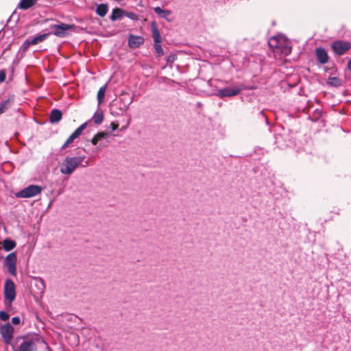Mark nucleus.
Segmentation results:
<instances>
[{
    "instance_id": "obj_1",
    "label": "nucleus",
    "mask_w": 351,
    "mask_h": 351,
    "mask_svg": "<svg viewBox=\"0 0 351 351\" xmlns=\"http://www.w3.org/2000/svg\"><path fill=\"white\" fill-rule=\"evenodd\" d=\"M85 156H67L60 164V171L64 175H71L75 170L80 166L86 167L88 165V160L83 164Z\"/></svg>"
},
{
    "instance_id": "obj_2",
    "label": "nucleus",
    "mask_w": 351,
    "mask_h": 351,
    "mask_svg": "<svg viewBox=\"0 0 351 351\" xmlns=\"http://www.w3.org/2000/svg\"><path fill=\"white\" fill-rule=\"evenodd\" d=\"M268 45L274 53L283 56L289 55L292 50L290 41L282 35L273 36L269 40Z\"/></svg>"
},
{
    "instance_id": "obj_3",
    "label": "nucleus",
    "mask_w": 351,
    "mask_h": 351,
    "mask_svg": "<svg viewBox=\"0 0 351 351\" xmlns=\"http://www.w3.org/2000/svg\"><path fill=\"white\" fill-rule=\"evenodd\" d=\"M39 343L44 344L48 351H52L49 345L42 338L24 341L20 344L19 351H37L38 344Z\"/></svg>"
},
{
    "instance_id": "obj_4",
    "label": "nucleus",
    "mask_w": 351,
    "mask_h": 351,
    "mask_svg": "<svg viewBox=\"0 0 351 351\" xmlns=\"http://www.w3.org/2000/svg\"><path fill=\"white\" fill-rule=\"evenodd\" d=\"M330 47L337 56H342L351 49V43L339 40L332 43Z\"/></svg>"
},
{
    "instance_id": "obj_5",
    "label": "nucleus",
    "mask_w": 351,
    "mask_h": 351,
    "mask_svg": "<svg viewBox=\"0 0 351 351\" xmlns=\"http://www.w3.org/2000/svg\"><path fill=\"white\" fill-rule=\"evenodd\" d=\"M75 27V25H70L64 23H61L58 25H53L51 26V29L53 30L52 34L57 37L64 38L68 35V31L74 29Z\"/></svg>"
},
{
    "instance_id": "obj_6",
    "label": "nucleus",
    "mask_w": 351,
    "mask_h": 351,
    "mask_svg": "<svg viewBox=\"0 0 351 351\" xmlns=\"http://www.w3.org/2000/svg\"><path fill=\"white\" fill-rule=\"evenodd\" d=\"M3 293L5 300L8 301L10 305L16 298V287L12 280L8 279L5 280Z\"/></svg>"
},
{
    "instance_id": "obj_7",
    "label": "nucleus",
    "mask_w": 351,
    "mask_h": 351,
    "mask_svg": "<svg viewBox=\"0 0 351 351\" xmlns=\"http://www.w3.org/2000/svg\"><path fill=\"white\" fill-rule=\"evenodd\" d=\"M42 191V187L38 185H29L16 194L17 197L29 198L33 197Z\"/></svg>"
},
{
    "instance_id": "obj_8",
    "label": "nucleus",
    "mask_w": 351,
    "mask_h": 351,
    "mask_svg": "<svg viewBox=\"0 0 351 351\" xmlns=\"http://www.w3.org/2000/svg\"><path fill=\"white\" fill-rule=\"evenodd\" d=\"M244 89L243 84L234 85L233 87H228L219 89L217 96L221 98L230 97L239 95Z\"/></svg>"
},
{
    "instance_id": "obj_9",
    "label": "nucleus",
    "mask_w": 351,
    "mask_h": 351,
    "mask_svg": "<svg viewBox=\"0 0 351 351\" xmlns=\"http://www.w3.org/2000/svg\"><path fill=\"white\" fill-rule=\"evenodd\" d=\"M0 333L5 344H10L13 339L14 328L10 324L3 325L0 328Z\"/></svg>"
},
{
    "instance_id": "obj_10",
    "label": "nucleus",
    "mask_w": 351,
    "mask_h": 351,
    "mask_svg": "<svg viewBox=\"0 0 351 351\" xmlns=\"http://www.w3.org/2000/svg\"><path fill=\"white\" fill-rule=\"evenodd\" d=\"M16 261L17 258L15 253H10L5 257L4 264L8 269V271L12 275L16 274Z\"/></svg>"
},
{
    "instance_id": "obj_11",
    "label": "nucleus",
    "mask_w": 351,
    "mask_h": 351,
    "mask_svg": "<svg viewBox=\"0 0 351 351\" xmlns=\"http://www.w3.org/2000/svg\"><path fill=\"white\" fill-rule=\"evenodd\" d=\"M88 122H86L78 127L68 138L65 143L62 146V149H66L73 141L77 138L82 133V132L87 127Z\"/></svg>"
},
{
    "instance_id": "obj_12",
    "label": "nucleus",
    "mask_w": 351,
    "mask_h": 351,
    "mask_svg": "<svg viewBox=\"0 0 351 351\" xmlns=\"http://www.w3.org/2000/svg\"><path fill=\"white\" fill-rule=\"evenodd\" d=\"M119 101L121 102L119 110L123 112L128 109L130 104L133 102L134 96L130 95L126 92H123L120 95Z\"/></svg>"
},
{
    "instance_id": "obj_13",
    "label": "nucleus",
    "mask_w": 351,
    "mask_h": 351,
    "mask_svg": "<svg viewBox=\"0 0 351 351\" xmlns=\"http://www.w3.org/2000/svg\"><path fill=\"white\" fill-rule=\"evenodd\" d=\"M315 55L317 61L322 64L328 62V55L326 50L323 47H318L315 49Z\"/></svg>"
},
{
    "instance_id": "obj_14",
    "label": "nucleus",
    "mask_w": 351,
    "mask_h": 351,
    "mask_svg": "<svg viewBox=\"0 0 351 351\" xmlns=\"http://www.w3.org/2000/svg\"><path fill=\"white\" fill-rule=\"evenodd\" d=\"M144 38L140 36L130 35L128 38V45L131 48H137L144 43Z\"/></svg>"
},
{
    "instance_id": "obj_15",
    "label": "nucleus",
    "mask_w": 351,
    "mask_h": 351,
    "mask_svg": "<svg viewBox=\"0 0 351 351\" xmlns=\"http://www.w3.org/2000/svg\"><path fill=\"white\" fill-rule=\"evenodd\" d=\"M62 117V114L60 110L58 109H53L49 115V120L51 123H56L59 122Z\"/></svg>"
},
{
    "instance_id": "obj_16",
    "label": "nucleus",
    "mask_w": 351,
    "mask_h": 351,
    "mask_svg": "<svg viewBox=\"0 0 351 351\" xmlns=\"http://www.w3.org/2000/svg\"><path fill=\"white\" fill-rule=\"evenodd\" d=\"M109 136V134L105 132H98L95 134L91 140V143L94 145H97L99 141L107 138Z\"/></svg>"
},
{
    "instance_id": "obj_17",
    "label": "nucleus",
    "mask_w": 351,
    "mask_h": 351,
    "mask_svg": "<svg viewBox=\"0 0 351 351\" xmlns=\"http://www.w3.org/2000/svg\"><path fill=\"white\" fill-rule=\"evenodd\" d=\"M152 36L154 40L155 43H160L161 42V37L159 32V30L158 29L156 25L154 22L152 23Z\"/></svg>"
},
{
    "instance_id": "obj_18",
    "label": "nucleus",
    "mask_w": 351,
    "mask_h": 351,
    "mask_svg": "<svg viewBox=\"0 0 351 351\" xmlns=\"http://www.w3.org/2000/svg\"><path fill=\"white\" fill-rule=\"evenodd\" d=\"M124 10L121 8H115L112 10V14L110 16V20L114 21L121 19L123 16H124Z\"/></svg>"
},
{
    "instance_id": "obj_19",
    "label": "nucleus",
    "mask_w": 351,
    "mask_h": 351,
    "mask_svg": "<svg viewBox=\"0 0 351 351\" xmlns=\"http://www.w3.org/2000/svg\"><path fill=\"white\" fill-rule=\"evenodd\" d=\"M103 120L104 113L100 110H97L95 112L90 121H93L95 124L99 125L102 123Z\"/></svg>"
},
{
    "instance_id": "obj_20",
    "label": "nucleus",
    "mask_w": 351,
    "mask_h": 351,
    "mask_svg": "<svg viewBox=\"0 0 351 351\" xmlns=\"http://www.w3.org/2000/svg\"><path fill=\"white\" fill-rule=\"evenodd\" d=\"M108 12V5L104 3H101L97 5L96 9V13L101 17H104Z\"/></svg>"
},
{
    "instance_id": "obj_21",
    "label": "nucleus",
    "mask_w": 351,
    "mask_h": 351,
    "mask_svg": "<svg viewBox=\"0 0 351 351\" xmlns=\"http://www.w3.org/2000/svg\"><path fill=\"white\" fill-rule=\"evenodd\" d=\"M50 33L43 34L34 37L31 39V43L32 45H37L43 41H44L49 36Z\"/></svg>"
},
{
    "instance_id": "obj_22",
    "label": "nucleus",
    "mask_w": 351,
    "mask_h": 351,
    "mask_svg": "<svg viewBox=\"0 0 351 351\" xmlns=\"http://www.w3.org/2000/svg\"><path fill=\"white\" fill-rule=\"evenodd\" d=\"M16 246V243L10 239H5L3 241V247L5 251H10Z\"/></svg>"
},
{
    "instance_id": "obj_23",
    "label": "nucleus",
    "mask_w": 351,
    "mask_h": 351,
    "mask_svg": "<svg viewBox=\"0 0 351 351\" xmlns=\"http://www.w3.org/2000/svg\"><path fill=\"white\" fill-rule=\"evenodd\" d=\"M37 0H21L19 4L21 9L26 10L32 7Z\"/></svg>"
},
{
    "instance_id": "obj_24",
    "label": "nucleus",
    "mask_w": 351,
    "mask_h": 351,
    "mask_svg": "<svg viewBox=\"0 0 351 351\" xmlns=\"http://www.w3.org/2000/svg\"><path fill=\"white\" fill-rule=\"evenodd\" d=\"M106 90V85L101 86L99 88V90H98L97 101H98L99 105H100L104 101Z\"/></svg>"
},
{
    "instance_id": "obj_25",
    "label": "nucleus",
    "mask_w": 351,
    "mask_h": 351,
    "mask_svg": "<svg viewBox=\"0 0 351 351\" xmlns=\"http://www.w3.org/2000/svg\"><path fill=\"white\" fill-rule=\"evenodd\" d=\"M154 12L160 17L166 18L167 19L169 15L170 14L169 11L168 10H164L160 7H156L154 8Z\"/></svg>"
},
{
    "instance_id": "obj_26",
    "label": "nucleus",
    "mask_w": 351,
    "mask_h": 351,
    "mask_svg": "<svg viewBox=\"0 0 351 351\" xmlns=\"http://www.w3.org/2000/svg\"><path fill=\"white\" fill-rule=\"evenodd\" d=\"M10 99H8L0 104V114L3 113L10 106Z\"/></svg>"
},
{
    "instance_id": "obj_27",
    "label": "nucleus",
    "mask_w": 351,
    "mask_h": 351,
    "mask_svg": "<svg viewBox=\"0 0 351 351\" xmlns=\"http://www.w3.org/2000/svg\"><path fill=\"white\" fill-rule=\"evenodd\" d=\"M328 84L335 87H337L341 85L340 80L336 77H329L328 78Z\"/></svg>"
},
{
    "instance_id": "obj_28",
    "label": "nucleus",
    "mask_w": 351,
    "mask_h": 351,
    "mask_svg": "<svg viewBox=\"0 0 351 351\" xmlns=\"http://www.w3.org/2000/svg\"><path fill=\"white\" fill-rule=\"evenodd\" d=\"M124 16L133 20V21H137L138 19V15L133 12H127V11H125L124 12Z\"/></svg>"
},
{
    "instance_id": "obj_29",
    "label": "nucleus",
    "mask_w": 351,
    "mask_h": 351,
    "mask_svg": "<svg viewBox=\"0 0 351 351\" xmlns=\"http://www.w3.org/2000/svg\"><path fill=\"white\" fill-rule=\"evenodd\" d=\"M160 43H155V45H154V49H155L156 53L158 56H160L162 54V47Z\"/></svg>"
},
{
    "instance_id": "obj_30",
    "label": "nucleus",
    "mask_w": 351,
    "mask_h": 351,
    "mask_svg": "<svg viewBox=\"0 0 351 351\" xmlns=\"http://www.w3.org/2000/svg\"><path fill=\"white\" fill-rule=\"evenodd\" d=\"M10 317V315L8 313L5 311H0V319L2 321H7Z\"/></svg>"
},
{
    "instance_id": "obj_31",
    "label": "nucleus",
    "mask_w": 351,
    "mask_h": 351,
    "mask_svg": "<svg viewBox=\"0 0 351 351\" xmlns=\"http://www.w3.org/2000/svg\"><path fill=\"white\" fill-rule=\"evenodd\" d=\"M30 45H32L31 43L30 39H27L23 44L21 48L23 51H26Z\"/></svg>"
},
{
    "instance_id": "obj_32",
    "label": "nucleus",
    "mask_w": 351,
    "mask_h": 351,
    "mask_svg": "<svg viewBox=\"0 0 351 351\" xmlns=\"http://www.w3.org/2000/svg\"><path fill=\"white\" fill-rule=\"evenodd\" d=\"M5 76H6V73H5V70H0V84L2 83L5 80Z\"/></svg>"
},
{
    "instance_id": "obj_33",
    "label": "nucleus",
    "mask_w": 351,
    "mask_h": 351,
    "mask_svg": "<svg viewBox=\"0 0 351 351\" xmlns=\"http://www.w3.org/2000/svg\"><path fill=\"white\" fill-rule=\"evenodd\" d=\"M20 318L19 317H14L12 319V323L14 325H17L20 324Z\"/></svg>"
},
{
    "instance_id": "obj_34",
    "label": "nucleus",
    "mask_w": 351,
    "mask_h": 351,
    "mask_svg": "<svg viewBox=\"0 0 351 351\" xmlns=\"http://www.w3.org/2000/svg\"><path fill=\"white\" fill-rule=\"evenodd\" d=\"M110 126H111L112 130L114 131L118 128L119 125L114 122H112V123H111Z\"/></svg>"
},
{
    "instance_id": "obj_35",
    "label": "nucleus",
    "mask_w": 351,
    "mask_h": 351,
    "mask_svg": "<svg viewBox=\"0 0 351 351\" xmlns=\"http://www.w3.org/2000/svg\"><path fill=\"white\" fill-rule=\"evenodd\" d=\"M348 69L351 71V59L348 62Z\"/></svg>"
}]
</instances>
